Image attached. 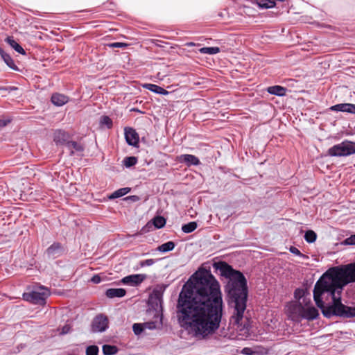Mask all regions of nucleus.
Wrapping results in <instances>:
<instances>
[{
  "label": "nucleus",
  "instance_id": "obj_5",
  "mask_svg": "<svg viewBox=\"0 0 355 355\" xmlns=\"http://www.w3.org/2000/svg\"><path fill=\"white\" fill-rule=\"evenodd\" d=\"M327 154L331 157H347L355 154V142L344 140L328 149Z\"/></svg>",
  "mask_w": 355,
  "mask_h": 355
},
{
  "label": "nucleus",
  "instance_id": "obj_4",
  "mask_svg": "<svg viewBox=\"0 0 355 355\" xmlns=\"http://www.w3.org/2000/svg\"><path fill=\"white\" fill-rule=\"evenodd\" d=\"M324 317L329 318L331 316H339L345 318L355 317V307L346 306L341 302L340 296L331 304H327L324 310H322Z\"/></svg>",
  "mask_w": 355,
  "mask_h": 355
},
{
  "label": "nucleus",
  "instance_id": "obj_16",
  "mask_svg": "<svg viewBox=\"0 0 355 355\" xmlns=\"http://www.w3.org/2000/svg\"><path fill=\"white\" fill-rule=\"evenodd\" d=\"M301 316L308 320H313L319 316V312L318 310L313 306L308 307L306 309L303 308Z\"/></svg>",
  "mask_w": 355,
  "mask_h": 355
},
{
  "label": "nucleus",
  "instance_id": "obj_32",
  "mask_svg": "<svg viewBox=\"0 0 355 355\" xmlns=\"http://www.w3.org/2000/svg\"><path fill=\"white\" fill-rule=\"evenodd\" d=\"M99 123L101 126H106L108 129L112 127V121L108 116H102L100 119Z\"/></svg>",
  "mask_w": 355,
  "mask_h": 355
},
{
  "label": "nucleus",
  "instance_id": "obj_26",
  "mask_svg": "<svg viewBox=\"0 0 355 355\" xmlns=\"http://www.w3.org/2000/svg\"><path fill=\"white\" fill-rule=\"evenodd\" d=\"M197 227V223L196 221H191L187 224L182 225L181 230L184 233L189 234L196 230Z\"/></svg>",
  "mask_w": 355,
  "mask_h": 355
},
{
  "label": "nucleus",
  "instance_id": "obj_25",
  "mask_svg": "<svg viewBox=\"0 0 355 355\" xmlns=\"http://www.w3.org/2000/svg\"><path fill=\"white\" fill-rule=\"evenodd\" d=\"M130 191V188H129V187H123V188L119 189L116 190L115 191H114L112 194H110L108 198L110 200H113V199L121 198V197L126 195L128 193H129Z\"/></svg>",
  "mask_w": 355,
  "mask_h": 355
},
{
  "label": "nucleus",
  "instance_id": "obj_40",
  "mask_svg": "<svg viewBox=\"0 0 355 355\" xmlns=\"http://www.w3.org/2000/svg\"><path fill=\"white\" fill-rule=\"evenodd\" d=\"M111 48H123L127 46V44L123 42H113L108 44Z\"/></svg>",
  "mask_w": 355,
  "mask_h": 355
},
{
  "label": "nucleus",
  "instance_id": "obj_17",
  "mask_svg": "<svg viewBox=\"0 0 355 355\" xmlns=\"http://www.w3.org/2000/svg\"><path fill=\"white\" fill-rule=\"evenodd\" d=\"M155 318H156L155 320L144 322L145 329L153 330L162 327V314H157Z\"/></svg>",
  "mask_w": 355,
  "mask_h": 355
},
{
  "label": "nucleus",
  "instance_id": "obj_15",
  "mask_svg": "<svg viewBox=\"0 0 355 355\" xmlns=\"http://www.w3.org/2000/svg\"><path fill=\"white\" fill-rule=\"evenodd\" d=\"M69 96H67L64 94H60V93H58V92L53 93L51 97V103L54 105L58 106V107H61V106L65 105L66 103H67L69 102Z\"/></svg>",
  "mask_w": 355,
  "mask_h": 355
},
{
  "label": "nucleus",
  "instance_id": "obj_43",
  "mask_svg": "<svg viewBox=\"0 0 355 355\" xmlns=\"http://www.w3.org/2000/svg\"><path fill=\"white\" fill-rule=\"evenodd\" d=\"M10 122V119H0V127H5Z\"/></svg>",
  "mask_w": 355,
  "mask_h": 355
},
{
  "label": "nucleus",
  "instance_id": "obj_38",
  "mask_svg": "<svg viewBox=\"0 0 355 355\" xmlns=\"http://www.w3.org/2000/svg\"><path fill=\"white\" fill-rule=\"evenodd\" d=\"M289 251L296 255V256H298L300 257H302V258H307V256H306L305 254H302L296 247L295 246H291L290 248H289Z\"/></svg>",
  "mask_w": 355,
  "mask_h": 355
},
{
  "label": "nucleus",
  "instance_id": "obj_6",
  "mask_svg": "<svg viewBox=\"0 0 355 355\" xmlns=\"http://www.w3.org/2000/svg\"><path fill=\"white\" fill-rule=\"evenodd\" d=\"M49 294L47 288L40 286L38 291H32L23 294V300L35 304H42Z\"/></svg>",
  "mask_w": 355,
  "mask_h": 355
},
{
  "label": "nucleus",
  "instance_id": "obj_13",
  "mask_svg": "<svg viewBox=\"0 0 355 355\" xmlns=\"http://www.w3.org/2000/svg\"><path fill=\"white\" fill-rule=\"evenodd\" d=\"M329 109L334 112H343L355 114V104L352 103H339L332 105Z\"/></svg>",
  "mask_w": 355,
  "mask_h": 355
},
{
  "label": "nucleus",
  "instance_id": "obj_29",
  "mask_svg": "<svg viewBox=\"0 0 355 355\" xmlns=\"http://www.w3.org/2000/svg\"><path fill=\"white\" fill-rule=\"evenodd\" d=\"M258 6L261 8H272L275 6V2L273 0H257Z\"/></svg>",
  "mask_w": 355,
  "mask_h": 355
},
{
  "label": "nucleus",
  "instance_id": "obj_21",
  "mask_svg": "<svg viewBox=\"0 0 355 355\" xmlns=\"http://www.w3.org/2000/svg\"><path fill=\"white\" fill-rule=\"evenodd\" d=\"M144 87L155 94H161V95H167L168 94V92L164 89L163 87L155 85V84H145Z\"/></svg>",
  "mask_w": 355,
  "mask_h": 355
},
{
  "label": "nucleus",
  "instance_id": "obj_44",
  "mask_svg": "<svg viewBox=\"0 0 355 355\" xmlns=\"http://www.w3.org/2000/svg\"><path fill=\"white\" fill-rule=\"evenodd\" d=\"M69 328L67 327H64L62 328V334H65L68 333Z\"/></svg>",
  "mask_w": 355,
  "mask_h": 355
},
{
  "label": "nucleus",
  "instance_id": "obj_28",
  "mask_svg": "<svg viewBox=\"0 0 355 355\" xmlns=\"http://www.w3.org/2000/svg\"><path fill=\"white\" fill-rule=\"evenodd\" d=\"M152 221L155 227L157 229H161L164 227L166 225V219L161 216H157L154 217Z\"/></svg>",
  "mask_w": 355,
  "mask_h": 355
},
{
  "label": "nucleus",
  "instance_id": "obj_2",
  "mask_svg": "<svg viewBox=\"0 0 355 355\" xmlns=\"http://www.w3.org/2000/svg\"><path fill=\"white\" fill-rule=\"evenodd\" d=\"M213 267L220 272V275L227 279L225 291L229 305L234 308L233 315L230 319V324L236 330H248L249 324L243 322V314L247 306L248 296V282L244 275L236 270L225 261L214 262Z\"/></svg>",
  "mask_w": 355,
  "mask_h": 355
},
{
  "label": "nucleus",
  "instance_id": "obj_20",
  "mask_svg": "<svg viewBox=\"0 0 355 355\" xmlns=\"http://www.w3.org/2000/svg\"><path fill=\"white\" fill-rule=\"evenodd\" d=\"M268 93L277 96H284L286 94L287 89L280 85H274L268 87L266 89Z\"/></svg>",
  "mask_w": 355,
  "mask_h": 355
},
{
  "label": "nucleus",
  "instance_id": "obj_22",
  "mask_svg": "<svg viewBox=\"0 0 355 355\" xmlns=\"http://www.w3.org/2000/svg\"><path fill=\"white\" fill-rule=\"evenodd\" d=\"M6 42L12 48L14 49L17 53L25 55L26 51L22 48V46L14 40L13 37H7L6 39Z\"/></svg>",
  "mask_w": 355,
  "mask_h": 355
},
{
  "label": "nucleus",
  "instance_id": "obj_19",
  "mask_svg": "<svg viewBox=\"0 0 355 355\" xmlns=\"http://www.w3.org/2000/svg\"><path fill=\"white\" fill-rule=\"evenodd\" d=\"M126 294V291L124 288H108L105 291V295L108 298L122 297Z\"/></svg>",
  "mask_w": 355,
  "mask_h": 355
},
{
  "label": "nucleus",
  "instance_id": "obj_36",
  "mask_svg": "<svg viewBox=\"0 0 355 355\" xmlns=\"http://www.w3.org/2000/svg\"><path fill=\"white\" fill-rule=\"evenodd\" d=\"M159 259H148L139 261V266L141 267L150 266L158 261Z\"/></svg>",
  "mask_w": 355,
  "mask_h": 355
},
{
  "label": "nucleus",
  "instance_id": "obj_39",
  "mask_svg": "<svg viewBox=\"0 0 355 355\" xmlns=\"http://www.w3.org/2000/svg\"><path fill=\"white\" fill-rule=\"evenodd\" d=\"M344 244L348 245H355V234L351 235L349 237L347 238L344 241Z\"/></svg>",
  "mask_w": 355,
  "mask_h": 355
},
{
  "label": "nucleus",
  "instance_id": "obj_9",
  "mask_svg": "<svg viewBox=\"0 0 355 355\" xmlns=\"http://www.w3.org/2000/svg\"><path fill=\"white\" fill-rule=\"evenodd\" d=\"M64 252V248L60 243L54 242L45 252L48 259H54L60 257Z\"/></svg>",
  "mask_w": 355,
  "mask_h": 355
},
{
  "label": "nucleus",
  "instance_id": "obj_3",
  "mask_svg": "<svg viewBox=\"0 0 355 355\" xmlns=\"http://www.w3.org/2000/svg\"><path fill=\"white\" fill-rule=\"evenodd\" d=\"M355 282V263L345 268L334 267L328 270L317 281L313 289V299L318 308L324 310L327 304L337 300L345 286Z\"/></svg>",
  "mask_w": 355,
  "mask_h": 355
},
{
  "label": "nucleus",
  "instance_id": "obj_33",
  "mask_svg": "<svg viewBox=\"0 0 355 355\" xmlns=\"http://www.w3.org/2000/svg\"><path fill=\"white\" fill-rule=\"evenodd\" d=\"M123 162L125 167L130 168L137 163V159L135 157H126L124 158Z\"/></svg>",
  "mask_w": 355,
  "mask_h": 355
},
{
  "label": "nucleus",
  "instance_id": "obj_45",
  "mask_svg": "<svg viewBox=\"0 0 355 355\" xmlns=\"http://www.w3.org/2000/svg\"><path fill=\"white\" fill-rule=\"evenodd\" d=\"M16 89H17V88L15 87H8V92H10L16 90Z\"/></svg>",
  "mask_w": 355,
  "mask_h": 355
},
{
  "label": "nucleus",
  "instance_id": "obj_14",
  "mask_svg": "<svg viewBox=\"0 0 355 355\" xmlns=\"http://www.w3.org/2000/svg\"><path fill=\"white\" fill-rule=\"evenodd\" d=\"M179 162L184 163L188 167L191 166H198L200 164L199 159L191 154H183L179 157Z\"/></svg>",
  "mask_w": 355,
  "mask_h": 355
},
{
  "label": "nucleus",
  "instance_id": "obj_31",
  "mask_svg": "<svg viewBox=\"0 0 355 355\" xmlns=\"http://www.w3.org/2000/svg\"><path fill=\"white\" fill-rule=\"evenodd\" d=\"M304 238L307 243H312L315 241L317 234L313 230H308L305 232Z\"/></svg>",
  "mask_w": 355,
  "mask_h": 355
},
{
  "label": "nucleus",
  "instance_id": "obj_34",
  "mask_svg": "<svg viewBox=\"0 0 355 355\" xmlns=\"http://www.w3.org/2000/svg\"><path fill=\"white\" fill-rule=\"evenodd\" d=\"M144 330V323H135L132 325V331L136 336H139Z\"/></svg>",
  "mask_w": 355,
  "mask_h": 355
},
{
  "label": "nucleus",
  "instance_id": "obj_41",
  "mask_svg": "<svg viewBox=\"0 0 355 355\" xmlns=\"http://www.w3.org/2000/svg\"><path fill=\"white\" fill-rule=\"evenodd\" d=\"M241 354L244 355H252L254 354V352L250 347H244L241 350Z\"/></svg>",
  "mask_w": 355,
  "mask_h": 355
},
{
  "label": "nucleus",
  "instance_id": "obj_42",
  "mask_svg": "<svg viewBox=\"0 0 355 355\" xmlns=\"http://www.w3.org/2000/svg\"><path fill=\"white\" fill-rule=\"evenodd\" d=\"M125 200H130L132 202H137L139 200V197L137 196H129L125 198Z\"/></svg>",
  "mask_w": 355,
  "mask_h": 355
},
{
  "label": "nucleus",
  "instance_id": "obj_24",
  "mask_svg": "<svg viewBox=\"0 0 355 355\" xmlns=\"http://www.w3.org/2000/svg\"><path fill=\"white\" fill-rule=\"evenodd\" d=\"M175 247V243L173 241H168L159 245L155 251H159L162 253H166L172 251Z\"/></svg>",
  "mask_w": 355,
  "mask_h": 355
},
{
  "label": "nucleus",
  "instance_id": "obj_7",
  "mask_svg": "<svg viewBox=\"0 0 355 355\" xmlns=\"http://www.w3.org/2000/svg\"><path fill=\"white\" fill-rule=\"evenodd\" d=\"M163 293L162 288H155L148 298L149 306L157 312V314H162L163 307Z\"/></svg>",
  "mask_w": 355,
  "mask_h": 355
},
{
  "label": "nucleus",
  "instance_id": "obj_10",
  "mask_svg": "<svg viewBox=\"0 0 355 355\" xmlns=\"http://www.w3.org/2000/svg\"><path fill=\"white\" fill-rule=\"evenodd\" d=\"M125 139L129 146H137L139 141L138 133L132 128H125L124 129Z\"/></svg>",
  "mask_w": 355,
  "mask_h": 355
},
{
  "label": "nucleus",
  "instance_id": "obj_30",
  "mask_svg": "<svg viewBox=\"0 0 355 355\" xmlns=\"http://www.w3.org/2000/svg\"><path fill=\"white\" fill-rule=\"evenodd\" d=\"M199 51L203 54L214 55L220 52V48L218 46L202 47Z\"/></svg>",
  "mask_w": 355,
  "mask_h": 355
},
{
  "label": "nucleus",
  "instance_id": "obj_1",
  "mask_svg": "<svg viewBox=\"0 0 355 355\" xmlns=\"http://www.w3.org/2000/svg\"><path fill=\"white\" fill-rule=\"evenodd\" d=\"M223 306L219 282L209 270L200 268L179 294V323L196 340H207L220 327Z\"/></svg>",
  "mask_w": 355,
  "mask_h": 355
},
{
  "label": "nucleus",
  "instance_id": "obj_8",
  "mask_svg": "<svg viewBox=\"0 0 355 355\" xmlns=\"http://www.w3.org/2000/svg\"><path fill=\"white\" fill-rule=\"evenodd\" d=\"M108 328V319L103 314L96 315L92 324L93 332H103Z\"/></svg>",
  "mask_w": 355,
  "mask_h": 355
},
{
  "label": "nucleus",
  "instance_id": "obj_23",
  "mask_svg": "<svg viewBox=\"0 0 355 355\" xmlns=\"http://www.w3.org/2000/svg\"><path fill=\"white\" fill-rule=\"evenodd\" d=\"M67 147L70 150L71 155H73L75 152H83L84 150V148L80 144L73 141H68Z\"/></svg>",
  "mask_w": 355,
  "mask_h": 355
},
{
  "label": "nucleus",
  "instance_id": "obj_11",
  "mask_svg": "<svg viewBox=\"0 0 355 355\" xmlns=\"http://www.w3.org/2000/svg\"><path fill=\"white\" fill-rule=\"evenodd\" d=\"M53 138L57 146L65 145L67 146V143L69 141L70 135L65 130L57 129L53 132Z\"/></svg>",
  "mask_w": 355,
  "mask_h": 355
},
{
  "label": "nucleus",
  "instance_id": "obj_37",
  "mask_svg": "<svg viewBox=\"0 0 355 355\" xmlns=\"http://www.w3.org/2000/svg\"><path fill=\"white\" fill-rule=\"evenodd\" d=\"M105 277V276L103 274L94 275L91 278L90 281H91V282L97 284L101 283L103 280H104Z\"/></svg>",
  "mask_w": 355,
  "mask_h": 355
},
{
  "label": "nucleus",
  "instance_id": "obj_35",
  "mask_svg": "<svg viewBox=\"0 0 355 355\" xmlns=\"http://www.w3.org/2000/svg\"><path fill=\"white\" fill-rule=\"evenodd\" d=\"M99 349L96 345H89L86 348V355H98Z\"/></svg>",
  "mask_w": 355,
  "mask_h": 355
},
{
  "label": "nucleus",
  "instance_id": "obj_12",
  "mask_svg": "<svg viewBox=\"0 0 355 355\" xmlns=\"http://www.w3.org/2000/svg\"><path fill=\"white\" fill-rule=\"evenodd\" d=\"M146 278V275L144 274H135L124 277L121 282L123 284L135 286L143 282Z\"/></svg>",
  "mask_w": 355,
  "mask_h": 355
},
{
  "label": "nucleus",
  "instance_id": "obj_27",
  "mask_svg": "<svg viewBox=\"0 0 355 355\" xmlns=\"http://www.w3.org/2000/svg\"><path fill=\"white\" fill-rule=\"evenodd\" d=\"M102 350L104 355H114L118 352L117 347L111 345H104Z\"/></svg>",
  "mask_w": 355,
  "mask_h": 355
},
{
  "label": "nucleus",
  "instance_id": "obj_46",
  "mask_svg": "<svg viewBox=\"0 0 355 355\" xmlns=\"http://www.w3.org/2000/svg\"><path fill=\"white\" fill-rule=\"evenodd\" d=\"M0 90L8 92V87H1L0 86Z\"/></svg>",
  "mask_w": 355,
  "mask_h": 355
},
{
  "label": "nucleus",
  "instance_id": "obj_18",
  "mask_svg": "<svg viewBox=\"0 0 355 355\" xmlns=\"http://www.w3.org/2000/svg\"><path fill=\"white\" fill-rule=\"evenodd\" d=\"M0 55L6 65L15 71H19L17 66L15 64L14 60L11 58V56L6 53L2 48L0 47Z\"/></svg>",
  "mask_w": 355,
  "mask_h": 355
}]
</instances>
